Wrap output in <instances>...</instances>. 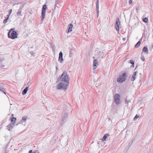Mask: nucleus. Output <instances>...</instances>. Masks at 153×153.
<instances>
[{"instance_id": "1", "label": "nucleus", "mask_w": 153, "mask_h": 153, "mask_svg": "<svg viewBox=\"0 0 153 153\" xmlns=\"http://www.w3.org/2000/svg\"><path fill=\"white\" fill-rule=\"evenodd\" d=\"M68 74L66 71H64L61 74L60 77L57 79V80H60L61 81L63 82L68 84H63L62 82H60L56 85L58 90L65 89L66 90L68 88V85L69 84V77Z\"/></svg>"}, {"instance_id": "2", "label": "nucleus", "mask_w": 153, "mask_h": 153, "mask_svg": "<svg viewBox=\"0 0 153 153\" xmlns=\"http://www.w3.org/2000/svg\"><path fill=\"white\" fill-rule=\"evenodd\" d=\"M128 77L127 73L126 71L123 72L119 75V77L117 79V81L120 83H122L126 81Z\"/></svg>"}, {"instance_id": "3", "label": "nucleus", "mask_w": 153, "mask_h": 153, "mask_svg": "<svg viewBox=\"0 0 153 153\" xmlns=\"http://www.w3.org/2000/svg\"><path fill=\"white\" fill-rule=\"evenodd\" d=\"M68 115V114L67 113H63L62 115V119L61 120V123L62 125L64 124L67 121V118Z\"/></svg>"}, {"instance_id": "4", "label": "nucleus", "mask_w": 153, "mask_h": 153, "mask_svg": "<svg viewBox=\"0 0 153 153\" xmlns=\"http://www.w3.org/2000/svg\"><path fill=\"white\" fill-rule=\"evenodd\" d=\"M120 25V20L118 17H117L116 19V22L115 25V28L117 31L119 30V26Z\"/></svg>"}, {"instance_id": "5", "label": "nucleus", "mask_w": 153, "mask_h": 153, "mask_svg": "<svg viewBox=\"0 0 153 153\" xmlns=\"http://www.w3.org/2000/svg\"><path fill=\"white\" fill-rule=\"evenodd\" d=\"M120 95L118 94H116L115 95L114 101L117 105L120 104Z\"/></svg>"}, {"instance_id": "6", "label": "nucleus", "mask_w": 153, "mask_h": 153, "mask_svg": "<svg viewBox=\"0 0 153 153\" xmlns=\"http://www.w3.org/2000/svg\"><path fill=\"white\" fill-rule=\"evenodd\" d=\"M10 33V39H14L17 38L18 33L16 31H13Z\"/></svg>"}, {"instance_id": "7", "label": "nucleus", "mask_w": 153, "mask_h": 153, "mask_svg": "<svg viewBox=\"0 0 153 153\" xmlns=\"http://www.w3.org/2000/svg\"><path fill=\"white\" fill-rule=\"evenodd\" d=\"M13 114H12L11 116L10 117V121L13 125H15V124L16 123V117H13Z\"/></svg>"}, {"instance_id": "8", "label": "nucleus", "mask_w": 153, "mask_h": 153, "mask_svg": "<svg viewBox=\"0 0 153 153\" xmlns=\"http://www.w3.org/2000/svg\"><path fill=\"white\" fill-rule=\"evenodd\" d=\"M63 61V53L62 51H60L59 54L58 61L61 63H62Z\"/></svg>"}, {"instance_id": "9", "label": "nucleus", "mask_w": 153, "mask_h": 153, "mask_svg": "<svg viewBox=\"0 0 153 153\" xmlns=\"http://www.w3.org/2000/svg\"><path fill=\"white\" fill-rule=\"evenodd\" d=\"M98 62L97 59H94V60L93 64L92 66L94 67L93 69L94 70H95V69L97 68V65H98Z\"/></svg>"}, {"instance_id": "10", "label": "nucleus", "mask_w": 153, "mask_h": 153, "mask_svg": "<svg viewBox=\"0 0 153 153\" xmlns=\"http://www.w3.org/2000/svg\"><path fill=\"white\" fill-rule=\"evenodd\" d=\"M73 25L72 23H70L68 25L67 29L68 30V33L71 32L72 31V28Z\"/></svg>"}, {"instance_id": "11", "label": "nucleus", "mask_w": 153, "mask_h": 153, "mask_svg": "<svg viewBox=\"0 0 153 153\" xmlns=\"http://www.w3.org/2000/svg\"><path fill=\"white\" fill-rule=\"evenodd\" d=\"M99 0H97L96 3V10L97 11V16H98L99 14Z\"/></svg>"}, {"instance_id": "12", "label": "nucleus", "mask_w": 153, "mask_h": 153, "mask_svg": "<svg viewBox=\"0 0 153 153\" xmlns=\"http://www.w3.org/2000/svg\"><path fill=\"white\" fill-rule=\"evenodd\" d=\"M137 73V71H135L133 73L132 77L131 79V81H134L136 78Z\"/></svg>"}, {"instance_id": "13", "label": "nucleus", "mask_w": 153, "mask_h": 153, "mask_svg": "<svg viewBox=\"0 0 153 153\" xmlns=\"http://www.w3.org/2000/svg\"><path fill=\"white\" fill-rule=\"evenodd\" d=\"M110 135L108 134H106L104 135L102 137V142L105 141L106 138L109 136Z\"/></svg>"}, {"instance_id": "14", "label": "nucleus", "mask_w": 153, "mask_h": 153, "mask_svg": "<svg viewBox=\"0 0 153 153\" xmlns=\"http://www.w3.org/2000/svg\"><path fill=\"white\" fill-rule=\"evenodd\" d=\"M46 12L42 11L41 13V20L42 21L45 18V16Z\"/></svg>"}, {"instance_id": "15", "label": "nucleus", "mask_w": 153, "mask_h": 153, "mask_svg": "<svg viewBox=\"0 0 153 153\" xmlns=\"http://www.w3.org/2000/svg\"><path fill=\"white\" fill-rule=\"evenodd\" d=\"M29 87V86H27L26 87L22 92V94L23 95H24L26 94L28 90V89Z\"/></svg>"}, {"instance_id": "16", "label": "nucleus", "mask_w": 153, "mask_h": 153, "mask_svg": "<svg viewBox=\"0 0 153 153\" xmlns=\"http://www.w3.org/2000/svg\"><path fill=\"white\" fill-rule=\"evenodd\" d=\"M142 41V39H140L139 41L135 45L134 47L135 48H137L139 47Z\"/></svg>"}, {"instance_id": "17", "label": "nucleus", "mask_w": 153, "mask_h": 153, "mask_svg": "<svg viewBox=\"0 0 153 153\" xmlns=\"http://www.w3.org/2000/svg\"><path fill=\"white\" fill-rule=\"evenodd\" d=\"M148 49L147 47H146V46H144L143 47V49H142V52H147V53L148 54Z\"/></svg>"}, {"instance_id": "18", "label": "nucleus", "mask_w": 153, "mask_h": 153, "mask_svg": "<svg viewBox=\"0 0 153 153\" xmlns=\"http://www.w3.org/2000/svg\"><path fill=\"white\" fill-rule=\"evenodd\" d=\"M47 9V6L46 4H44L42 8V11L46 12V10Z\"/></svg>"}, {"instance_id": "19", "label": "nucleus", "mask_w": 153, "mask_h": 153, "mask_svg": "<svg viewBox=\"0 0 153 153\" xmlns=\"http://www.w3.org/2000/svg\"><path fill=\"white\" fill-rule=\"evenodd\" d=\"M9 16H10V10H9L8 11V14L7 15L8 17L6 18L5 19H4L3 21V22L4 23H5L7 22V20L8 19Z\"/></svg>"}, {"instance_id": "20", "label": "nucleus", "mask_w": 153, "mask_h": 153, "mask_svg": "<svg viewBox=\"0 0 153 153\" xmlns=\"http://www.w3.org/2000/svg\"><path fill=\"white\" fill-rule=\"evenodd\" d=\"M99 53L100 54V57H101L102 59H103L104 57H105V56L103 52H100Z\"/></svg>"}, {"instance_id": "21", "label": "nucleus", "mask_w": 153, "mask_h": 153, "mask_svg": "<svg viewBox=\"0 0 153 153\" xmlns=\"http://www.w3.org/2000/svg\"><path fill=\"white\" fill-rule=\"evenodd\" d=\"M0 91L3 92L4 93L6 94V92H5L4 89L2 86H0Z\"/></svg>"}, {"instance_id": "22", "label": "nucleus", "mask_w": 153, "mask_h": 153, "mask_svg": "<svg viewBox=\"0 0 153 153\" xmlns=\"http://www.w3.org/2000/svg\"><path fill=\"white\" fill-rule=\"evenodd\" d=\"M143 21L145 23H148V19L147 17H145L143 19Z\"/></svg>"}, {"instance_id": "23", "label": "nucleus", "mask_w": 153, "mask_h": 153, "mask_svg": "<svg viewBox=\"0 0 153 153\" xmlns=\"http://www.w3.org/2000/svg\"><path fill=\"white\" fill-rule=\"evenodd\" d=\"M124 102L126 104H128L129 102H131V101L129 100H127V99L126 98L124 99Z\"/></svg>"}, {"instance_id": "24", "label": "nucleus", "mask_w": 153, "mask_h": 153, "mask_svg": "<svg viewBox=\"0 0 153 153\" xmlns=\"http://www.w3.org/2000/svg\"><path fill=\"white\" fill-rule=\"evenodd\" d=\"M140 117V116L137 115V114H136L135 117H134V119H133V120H136L138 118H139Z\"/></svg>"}, {"instance_id": "25", "label": "nucleus", "mask_w": 153, "mask_h": 153, "mask_svg": "<svg viewBox=\"0 0 153 153\" xmlns=\"http://www.w3.org/2000/svg\"><path fill=\"white\" fill-rule=\"evenodd\" d=\"M27 117L26 116H25L22 117V120H23L25 121L27 120Z\"/></svg>"}, {"instance_id": "26", "label": "nucleus", "mask_w": 153, "mask_h": 153, "mask_svg": "<svg viewBox=\"0 0 153 153\" xmlns=\"http://www.w3.org/2000/svg\"><path fill=\"white\" fill-rule=\"evenodd\" d=\"M141 59L143 61H144L145 60L144 57L143 55H142L141 57Z\"/></svg>"}, {"instance_id": "27", "label": "nucleus", "mask_w": 153, "mask_h": 153, "mask_svg": "<svg viewBox=\"0 0 153 153\" xmlns=\"http://www.w3.org/2000/svg\"><path fill=\"white\" fill-rule=\"evenodd\" d=\"M133 140H132V141L131 142H130L129 143V144H128V146L129 147H128V148L131 146V144H132V142H133Z\"/></svg>"}, {"instance_id": "28", "label": "nucleus", "mask_w": 153, "mask_h": 153, "mask_svg": "<svg viewBox=\"0 0 153 153\" xmlns=\"http://www.w3.org/2000/svg\"><path fill=\"white\" fill-rule=\"evenodd\" d=\"M130 62L131 64H134V61L132 60H130Z\"/></svg>"}, {"instance_id": "29", "label": "nucleus", "mask_w": 153, "mask_h": 153, "mask_svg": "<svg viewBox=\"0 0 153 153\" xmlns=\"http://www.w3.org/2000/svg\"><path fill=\"white\" fill-rule=\"evenodd\" d=\"M15 28H12L10 29V33L11 32H12L13 31H15Z\"/></svg>"}, {"instance_id": "30", "label": "nucleus", "mask_w": 153, "mask_h": 153, "mask_svg": "<svg viewBox=\"0 0 153 153\" xmlns=\"http://www.w3.org/2000/svg\"><path fill=\"white\" fill-rule=\"evenodd\" d=\"M72 50V49H70V54H69V56H71V55L72 54V52L71 51Z\"/></svg>"}, {"instance_id": "31", "label": "nucleus", "mask_w": 153, "mask_h": 153, "mask_svg": "<svg viewBox=\"0 0 153 153\" xmlns=\"http://www.w3.org/2000/svg\"><path fill=\"white\" fill-rule=\"evenodd\" d=\"M21 11H19L17 13V15L18 16H19L21 13Z\"/></svg>"}, {"instance_id": "32", "label": "nucleus", "mask_w": 153, "mask_h": 153, "mask_svg": "<svg viewBox=\"0 0 153 153\" xmlns=\"http://www.w3.org/2000/svg\"><path fill=\"white\" fill-rule=\"evenodd\" d=\"M132 0H129L128 1L129 4H131L132 3Z\"/></svg>"}, {"instance_id": "33", "label": "nucleus", "mask_w": 153, "mask_h": 153, "mask_svg": "<svg viewBox=\"0 0 153 153\" xmlns=\"http://www.w3.org/2000/svg\"><path fill=\"white\" fill-rule=\"evenodd\" d=\"M10 30L9 31L8 33V37L9 38H10Z\"/></svg>"}, {"instance_id": "34", "label": "nucleus", "mask_w": 153, "mask_h": 153, "mask_svg": "<svg viewBox=\"0 0 153 153\" xmlns=\"http://www.w3.org/2000/svg\"><path fill=\"white\" fill-rule=\"evenodd\" d=\"M7 129L9 131H10V127L9 126H7Z\"/></svg>"}, {"instance_id": "35", "label": "nucleus", "mask_w": 153, "mask_h": 153, "mask_svg": "<svg viewBox=\"0 0 153 153\" xmlns=\"http://www.w3.org/2000/svg\"><path fill=\"white\" fill-rule=\"evenodd\" d=\"M28 153H32V150H29Z\"/></svg>"}, {"instance_id": "36", "label": "nucleus", "mask_w": 153, "mask_h": 153, "mask_svg": "<svg viewBox=\"0 0 153 153\" xmlns=\"http://www.w3.org/2000/svg\"><path fill=\"white\" fill-rule=\"evenodd\" d=\"M30 53L31 54L33 55V54L34 53V52H33V51H31Z\"/></svg>"}, {"instance_id": "37", "label": "nucleus", "mask_w": 153, "mask_h": 153, "mask_svg": "<svg viewBox=\"0 0 153 153\" xmlns=\"http://www.w3.org/2000/svg\"><path fill=\"white\" fill-rule=\"evenodd\" d=\"M30 83L29 82H28L27 84V85H28V86H29V85H30Z\"/></svg>"}, {"instance_id": "38", "label": "nucleus", "mask_w": 153, "mask_h": 153, "mask_svg": "<svg viewBox=\"0 0 153 153\" xmlns=\"http://www.w3.org/2000/svg\"><path fill=\"white\" fill-rule=\"evenodd\" d=\"M122 39L123 41H125L126 39V38H123Z\"/></svg>"}, {"instance_id": "39", "label": "nucleus", "mask_w": 153, "mask_h": 153, "mask_svg": "<svg viewBox=\"0 0 153 153\" xmlns=\"http://www.w3.org/2000/svg\"><path fill=\"white\" fill-rule=\"evenodd\" d=\"M134 64H132V65L131 66V67H134Z\"/></svg>"}, {"instance_id": "40", "label": "nucleus", "mask_w": 153, "mask_h": 153, "mask_svg": "<svg viewBox=\"0 0 153 153\" xmlns=\"http://www.w3.org/2000/svg\"><path fill=\"white\" fill-rule=\"evenodd\" d=\"M57 65H56V70H58V68L57 67Z\"/></svg>"}, {"instance_id": "41", "label": "nucleus", "mask_w": 153, "mask_h": 153, "mask_svg": "<svg viewBox=\"0 0 153 153\" xmlns=\"http://www.w3.org/2000/svg\"><path fill=\"white\" fill-rule=\"evenodd\" d=\"M11 124H10V127L11 128H13V126L12 125H11Z\"/></svg>"}, {"instance_id": "42", "label": "nucleus", "mask_w": 153, "mask_h": 153, "mask_svg": "<svg viewBox=\"0 0 153 153\" xmlns=\"http://www.w3.org/2000/svg\"><path fill=\"white\" fill-rule=\"evenodd\" d=\"M12 11V9H10V15L11 14V13Z\"/></svg>"}, {"instance_id": "43", "label": "nucleus", "mask_w": 153, "mask_h": 153, "mask_svg": "<svg viewBox=\"0 0 153 153\" xmlns=\"http://www.w3.org/2000/svg\"><path fill=\"white\" fill-rule=\"evenodd\" d=\"M20 123H21V122H22V120H20Z\"/></svg>"}, {"instance_id": "44", "label": "nucleus", "mask_w": 153, "mask_h": 153, "mask_svg": "<svg viewBox=\"0 0 153 153\" xmlns=\"http://www.w3.org/2000/svg\"><path fill=\"white\" fill-rule=\"evenodd\" d=\"M32 153H36V152H32Z\"/></svg>"}, {"instance_id": "45", "label": "nucleus", "mask_w": 153, "mask_h": 153, "mask_svg": "<svg viewBox=\"0 0 153 153\" xmlns=\"http://www.w3.org/2000/svg\"><path fill=\"white\" fill-rule=\"evenodd\" d=\"M137 66L136 67L135 69H136L137 68Z\"/></svg>"}, {"instance_id": "46", "label": "nucleus", "mask_w": 153, "mask_h": 153, "mask_svg": "<svg viewBox=\"0 0 153 153\" xmlns=\"http://www.w3.org/2000/svg\"><path fill=\"white\" fill-rule=\"evenodd\" d=\"M136 10H138V9H137V8H136Z\"/></svg>"}, {"instance_id": "47", "label": "nucleus", "mask_w": 153, "mask_h": 153, "mask_svg": "<svg viewBox=\"0 0 153 153\" xmlns=\"http://www.w3.org/2000/svg\"><path fill=\"white\" fill-rule=\"evenodd\" d=\"M152 47H153V45H152Z\"/></svg>"}, {"instance_id": "48", "label": "nucleus", "mask_w": 153, "mask_h": 153, "mask_svg": "<svg viewBox=\"0 0 153 153\" xmlns=\"http://www.w3.org/2000/svg\"><path fill=\"white\" fill-rule=\"evenodd\" d=\"M93 59H94V57H93Z\"/></svg>"}, {"instance_id": "49", "label": "nucleus", "mask_w": 153, "mask_h": 153, "mask_svg": "<svg viewBox=\"0 0 153 153\" xmlns=\"http://www.w3.org/2000/svg\"><path fill=\"white\" fill-rule=\"evenodd\" d=\"M51 46L52 45V44H51Z\"/></svg>"}]
</instances>
